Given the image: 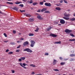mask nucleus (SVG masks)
Instances as JSON below:
<instances>
[{"label": "nucleus", "mask_w": 75, "mask_h": 75, "mask_svg": "<svg viewBox=\"0 0 75 75\" xmlns=\"http://www.w3.org/2000/svg\"><path fill=\"white\" fill-rule=\"evenodd\" d=\"M18 33V35H21V33Z\"/></svg>", "instance_id": "e2e57ef3"}, {"label": "nucleus", "mask_w": 75, "mask_h": 75, "mask_svg": "<svg viewBox=\"0 0 75 75\" xmlns=\"http://www.w3.org/2000/svg\"><path fill=\"white\" fill-rule=\"evenodd\" d=\"M69 41H75V39H70L69 40Z\"/></svg>", "instance_id": "412c9836"}, {"label": "nucleus", "mask_w": 75, "mask_h": 75, "mask_svg": "<svg viewBox=\"0 0 75 75\" xmlns=\"http://www.w3.org/2000/svg\"><path fill=\"white\" fill-rule=\"evenodd\" d=\"M14 34H15L16 33V31L15 30H13L12 32Z\"/></svg>", "instance_id": "bb28decb"}, {"label": "nucleus", "mask_w": 75, "mask_h": 75, "mask_svg": "<svg viewBox=\"0 0 75 75\" xmlns=\"http://www.w3.org/2000/svg\"><path fill=\"white\" fill-rule=\"evenodd\" d=\"M63 0V1H64V2L65 3H66V4H67V3H68V2H67V1H66V0Z\"/></svg>", "instance_id": "79ce46f5"}, {"label": "nucleus", "mask_w": 75, "mask_h": 75, "mask_svg": "<svg viewBox=\"0 0 75 75\" xmlns=\"http://www.w3.org/2000/svg\"><path fill=\"white\" fill-rule=\"evenodd\" d=\"M11 72H12V73H14V72H15V71H14V70H12Z\"/></svg>", "instance_id": "09e8293b"}, {"label": "nucleus", "mask_w": 75, "mask_h": 75, "mask_svg": "<svg viewBox=\"0 0 75 75\" xmlns=\"http://www.w3.org/2000/svg\"><path fill=\"white\" fill-rule=\"evenodd\" d=\"M29 36H34V34L32 33H29L28 34Z\"/></svg>", "instance_id": "b1692460"}, {"label": "nucleus", "mask_w": 75, "mask_h": 75, "mask_svg": "<svg viewBox=\"0 0 75 75\" xmlns=\"http://www.w3.org/2000/svg\"><path fill=\"white\" fill-rule=\"evenodd\" d=\"M61 42L59 41V42H55L54 43V44H61Z\"/></svg>", "instance_id": "2eb2a0df"}, {"label": "nucleus", "mask_w": 75, "mask_h": 75, "mask_svg": "<svg viewBox=\"0 0 75 75\" xmlns=\"http://www.w3.org/2000/svg\"><path fill=\"white\" fill-rule=\"evenodd\" d=\"M45 5L46 6H48V7H50L51 6V5L50 3H46L45 4Z\"/></svg>", "instance_id": "423d86ee"}, {"label": "nucleus", "mask_w": 75, "mask_h": 75, "mask_svg": "<svg viewBox=\"0 0 75 75\" xmlns=\"http://www.w3.org/2000/svg\"><path fill=\"white\" fill-rule=\"evenodd\" d=\"M56 10H60L61 8H60L59 7H56L55 8Z\"/></svg>", "instance_id": "f3484780"}, {"label": "nucleus", "mask_w": 75, "mask_h": 75, "mask_svg": "<svg viewBox=\"0 0 75 75\" xmlns=\"http://www.w3.org/2000/svg\"><path fill=\"white\" fill-rule=\"evenodd\" d=\"M28 21H30V22H32L33 21H34V19L30 18L28 19Z\"/></svg>", "instance_id": "9b49d317"}, {"label": "nucleus", "mask_w": 75, "mask_h": 75, "mask_svg": "<svg viewBox=\"0 0 75 75\" xmlns=\"http://www.w3.org/2000/svg\"><path fill=\"white\" fill-rule=\"evenodd\" d=\"M68 59H64V61H67Z\"/></svg>", "instance_id": "bf43d9fd"}, {"label": "nucleus", "mask_w": 75, "mask_h": 75, "mask_svg": "<svg viewBox=\"0 0 75 75\" xmlns=\"http://www.w3.org/2000/svg\"><path fill=\"white\" fill-rule=\"evenodd\" d=\"M71 11V10H70V9H69V10H68V11Z\"/></svg>", "instance_id": "338daca9"}, {"label": "nucleus", "mask_w": 75, "mask_h": 75, "mask_svg": "<svg viewBox=\"0 0 75 75\" xmlns=\"http://www.w3.org/2000/svg\"><path fill=\"white\" fill-rule=\"evenodd\" d=\"M21 58L22 60H23V61H24V60H25V57H21Z\"/></svg>", "instance_id": "6ab92c4d"}, {"label": "nucleus", "mask_w": 75, "mask_h": 75, "mask_svg": "<svg viewBox=\"0 0 75 75\" xmlns=\"http://www.w3.org/2000/svg\"><path fill=\"white\" fill-rule=\"evenodd\" d=\"M50 36H52L53 37H56L57 36V35H54L53 34L51 33L50 35Z\"/></svg>", "instance_id": "1a4fd4ad"}, {"label": "nucleus", "mask_w": 75, "mask_h": 75, "mask_svg": "<svg viewBox=\"0 0 75 75\" xmlns=\"http://www.w3.org/2000/svg\"><path fill=\"white\" fill-rule=\"evenodd\" d=\"M15 4H20V2L17 1L15 2Z\"/></svg>", "instance_id": "5701e85b"}, {"label": "nucleus", "mask_w": 75, "mask_h": 75, "mask_svg": "<svg viewBox=\"0 0 75 75\" xmlns=\"http://www.w3.org/2000/svg\"><path fill=\"white\" fill-rule=\"evenodd\" d=\"M20 47H21V45H19L18 47H17V48L18 49V48H20Z\"/></svg>", "instance_id": "49530a36"}, {"label": "nucleus", "mask_w": 75, "mask_h": 75, "mask_svg": "<svg viewBox=\"0 0 75 75\" xmlns=\"http://www.w3.org/2000/svg\"><path fill=\"white\" fill-rule=\"evenodd\" d=\"M64 32L66 33H68V34H70V33H71L72 32L71 30H69L68 29H66L65 30H64Z\"/></svg>", "instance_id": "20e7f679"}, {"label": "nucleus", "mask_w": 75, "mask_h": 75, "mask_svg": "<svg viewBox=\"0 0 75 75\" xmlns=\"http://www.w3.org/2000/svg\"><path fill=\"white\" fill-rule=\"evenodd\" d=\"M23 51H27L28 52H30V53L33 52V51L28 48L25 49L23 50Z\"/></svg>", "instance_id": "f03ea898"}, {"label": "nucleus", "mask_w": 75, "mask_h": 75, "mask_svg": "<svg viewBox=\"0 0 75 75\" xmlns=\"http://www.w3.org/2000/svg\"><path fill=\"white\" fill-rule=\"evenodd\" d=\"M64 64H65V62H61L60 63V65H64Z\"/></svg>", "instance_id": "4be33fe9"}, {"label": "nucleus", "mask_w": 75, "mask_h": 75, "mask_svg": "<svg viewBox=\"0 0 75 75\" xmlns=\"http://www.w3.org/2000/svg\"><path fill=\"white\" fill-rule=\"evenodd\" d=\"M33 3V1L32 0H30V1L29 2V3L31 4V3Z\"/></svg>", "instance_id": "37998d69"}, {"label": "nucleus", "mask_w": 75, "mask_h": 75, "mask_svg": "<svg viewBox=\"0 0 75 75\" xmlns=\"http://www.w3.org/2000/svg\"><path fill=\"white\" fill-rule=\"evenodd\" d=\"M13 9L16 11H18V8H17L16 7L13 8Z\"/></svg>", "instance_id": "c85d7f7f"}, {"label": "nucleus", "mask_w": 75, "mask_h": 75, "mask_svg": "<svg viewBox=\"0 0 75 75\" xmlns=\"http://www.w3.org/2000/svg\"><path fill=\"white\" fill-rule=\"evenodd\" d=\"M19 6L21 7H24V5L23 4H21L19 5Z\"/></svg>", "instance_id": "c756f323"}, {"label": "nucleus", "mask_w": 75, "mask_h": 75, "mask_svg": "<svg viewBox=\"0 0 75 75\" xmlns=\"http://www.w3.org/2000/svg\"><path fill=\"white\" fill-rule=\"evenodd\" d=\"M47 10V9L45 8H43L41 10V12H43V11H46Z\"/></svg>", "instance_id": "ddd939ff"}, {"label": "nucleus", "mask_w": 75, "mask_h": 75, "mask_svg": "<svg viewBox=\"0 0 75 75\" xmlns=\"http://www.w3.org/2000/svg\"><path fill=\"white\" fill-rule=\"evenodd\" d=\"M13 52H10L9 53H8V54L9 55V54H13Z\"/></svg>", "instance_id": "7c9ffc66"}, {"label": "nucleus", "mask_w": 75, "mask_h": 75, "mask_svg": "<svg viewBox=\"0 0 75 75\" xmlns=\"http://www.w3.org/2000/svg\"><path fill=\"white\" fill-rule=\"evenodd\" d=\"M54 71H59V70L57 69H54Z\"/></svg>", "instance_id": "ea45409f"}, {"label": "nucleus", "mask_w": 75, "mask_h": 75, "mask_svg": "<svg viewBox=\"0 0 75 75\" xmlns=\"http://www.w3.org/2000/svg\"><path fill=\"white\" fill-rule=\"evenodd\" d=\"M30 67H35V65H34L33 64H30Z\"/></svg>", "instance_id": "cd10ccee"}, {"label": "nucleus", "mask_w": 75, "mask_h": 75, "mask_svg": "<svg viewBox=\"0 0 75 75\" xmlns=\"http://www.w3.org/2000/svg\"><path fill=\"white\" fill-rule=\"evenodd\" d=\"M59 59H60V60H62V57H60Z\"/></svg>", "instance_id": "13d9d810"}, {"label": "nucleus", "mask_w": 75, "mask_h": 75, "mask_svg": "<svg viewBox=\"0 0 75 75\" xmlns=\"http://www.w3.org/2000/svg\"><path fill=\"white\" fill-rule=\"evenodd\" d=\"M20 11L21 12V13H22V12H25V10H20Z\"/></svg>", "instance_id": "4c0bfd02"}, {"label": "nucleus", "mask_w": 75, "mask_h": 75, "mask_svg": "<svg viewBox=\"0 0 75 75\" xmlns=\"http://www.w3.org/2000/svg\"><path fill=\"white\" fill-rule=\"evenodd\" d=\"M37 12L38 13H41V10H39L37 11Z\"/></svg>", "instance_id": "a18cd8bd"}, {"label": "nucleus", "mask_w": 75, "mask_h": 75, "mask_svg": "<svg viewBox=\"0 0 75 75\" xmlns=\"http://www.w3.org/2000/svg\"><path fill=\"white\" fill-rule=\"evenodd\" d=\"M45 55H48V53H46L45 54Z\"/></svg>", "instance_id": "3c124183"}, {"label": "nucleus", "mask_w": 75, "mask_h": 75, "mask_svg": "<svg viewBox=\"0 0 75 75\" xmlns=\"http://www.w3.org/2000/svg\"><path fill=\"white\" fill-rule=\"evenodd\" d=\"M39 30V28H37L35 30V31H36V32H37Z\"/></svg>", "instance_id": "2f4dec72"}, {"label": "nucleus", "mask_w": 75, "mask_h": 75, "mask_svg": "<svg viewBox=\"0 0 75 75\" xmlns=\"http://www.w3.org/2000/svg\"><path fill=\"white\" fill-rule=\"evenodd\" d=\"M39 20H43V18L41 17L40 15H38L37 16Z\"/></svg>", "instance_id": "6e6552de"}, {"label": "nucleus", "mask_w": 75, "mask_h": 75, "mask_svg": "<svg viewBox=\"0 0 75 75\" xmlns=\"http://www.w3.org/2000/svg\"><path fill=\"white\" fill-rule=\"evenodd\" d=\"M70 35H71L72 37H75V35L72 33H70Z\"/></svg>", "instance_id": "a878e982"}, {"label": "nucleus", "mask_w": 75, "mask_h": 75, "mask_svg": "<svg viewBox=\"0 0 75 75\" xmlns=\"http://www.w3.org/2000/svg\"><path fill=\"white\" fill-rule=\"evenodd\" d=\"M19 64H20V66H21V67H23V68H25V69H26V67H24V66H23V65L22 64V63H20Z\"/></svg>", "instance_id": "f8f14e48"}, {"label": "nucleus", "mask_w": 75, "mask_h": 75, "mask_svg": "<svg viewBox=\"0 0 75 75\" xmlns=\"http://www.w3.org/2000/svg\"><path fill=\"white\" fill-rule=\"evenodd\" d=\"M74 60H75L74 59H70L69 61H70L72 62L73 61H74Z\"/></svg>", "instance_id": "72a5a7b5"}, {"label": "nucleus", "mask_w": 75, "mask_h": 75, "mask_svg": "<svg viewBox=\"0 0 75 75\" xmlns=\"http://www.w3.org/2000/svg\"><path fill=\"white\" fill-rule=\"evenodd\" d=\"M21 59H19V61L20 62L21 61Z\"/></svg>", "instance_id": "052dcab7"}, {"label": "nucleus", "mask_w": 75, "mask_h": 75, "mask_svg": "<svg viewBox=\"0 0 75 75\" xmlns=\"http://www.w3.org/2000/svg\"><path fill=\"white\" fill-rule=\"evenodd\" d=\"M10 44L11 45H15V43L14 42H11L10 43Z\"/></svg>", "instance_id": "f704fd0d"}, {"label": "nucleus", "mask_w": 75, "mask_h": 75, "mask_svg": "<svg viewBox=\"0 0 75 75\" xmlns=\"http://www.w3.org/2000/svg\"><path fill=\"white\" fill-rule=\"evenodd\" d=\"M7 4H13V3L12 2H6Z\"/></svg>", "instance_id": "aec40b11"}, {"label": "nucleus", "mask_w": 75, "mask_h": 75, "mask_svg": "<svg viewBox=\"0 0 75 75\" xmlns=\"http://www.w3.org/2000/svg\"><path fill=\"white\" fill-rule=\"evenodd\" d=\"M22 65H23V66H24V67H25L26 65V64H25L23 63Z\"/></svg>", "instance_id": "c03bdc74"}, {"label": "nucleus", "mask_w": 75, "mask_h": 75, "mask_svg": "<svg viewBox=\"0 0 75 75\" xmlns=\"http://www.w3.org/2000/svg\"><path fill=\"white\" fill-rule=\"evenodd\" d=\"M57 6H59L60 5V4H59V5L57 4Z\"/></svg>", "instance_id": "774afa93"}, {"label": "nucleus", "mask_w": 75, "mask_h": 75, "mask_svg": "<svg viewBox=\"0 0 75 75\" xmlns=\"http://www.w3.org/2000/svg\"><path fill=\"white\" fill-rule=\"evenodd\" d=\"M30 42V47H33L34 46V44L35 43V42L34 41L32 40Z\"/></svg>", "instance_id": "7ed1b4c3"}, {"label": "nucleus", "mask_w": 75, "mask_h": 75, "mask_svg": "<svg viewBox=\"0 0 75 75\" xmlns=\"http://www.w3.org/2000/svg\"><path fill=\"white\" fill-rule=\"evenodd\" d=\"M8 51H9V50L8 49H7L6 51V52H8Z\"/></svg>", "instance_id": "8fccbe9b"}, {"label": "nucleus", "mask_w": 75, "mask_h": 75, "mask_svg": "<svg viewBox=\"0 0 75 75\" xmlns=\"http://www.w3.org/2000/svg\"><path fill=\"white\" fill-rule=\"evenodd\" d=\"M70 20H71V21H75V18H73L71 19Z\"/></svg>", "instance_id": "473e14b6"}, {"label": "nucleus", "mask_w": 75, "mask_h": 75, "mask_svg": "<svg viewBox=\"0 0 75 75\" xmlns=\"http://www.w3.org/2000/svg\"><path fill=\"white\" fill-rule=\"evenodd\" d=\"M45 13H50V12L48 11H45Z\"/></svg>", "instance_id": "e433bc0d"}, {"label": "nucleus", "mask_w": 75, "mask_h": 75, "mask_svg": "<svg viewBox=\"0 0 75 75\" xmlns=\"http://www.w3.org/2000/svg\"><path fill=\"white\" fill-rule=\"evenodd\" d=\"M26 17H31V15L28 14H26Z\"/></svg>", "instance_id": "a211bd4d"}, {"label": "nucleus", "mask_w": 75, "mask_h": 75, "mask_svg": "<svg viewBox=\"0 0 75 75\" xmlns=\"http://www.w3.org/2000/svg\"><path fill=\"white\" fill-rule=\"evenodd\" d=\"M35 74V73H34V72H32V74L33 75V74Z\"/></svg>", "instance_id": "680f3d73"}, {"label": "nucleus", "mask_w": 75, "mask_h": 75, "mask_svg": "<svg viewBox=\"0 0 75 75\" xmlns=\"http://www.w3.org/2000/svg\"><path fill=\"white\" fill-rule=\"evenodd\" d=\"M20 51V50H17L16 51V52H19Z\"/></svg>", "instance_id": "de8ad7c7"}, {"label": "nucleus", "mask_w": 75, "mask_h": 75, "mask_svg": "<svg viewBox=\"0 0 75 75\" xmlns=\"http://www.w3.org/2000/svg\"><path fill=\"white\" fill-rule=\"evenodd\" d=\"M60 23L61 24H65V21H64V20L61 19L60 20Z\"/></svg>", "instance_id": "39448f33"}, {"label": "nucleus", "mask_w": 75, "mask_h": 75, "mask_svg": "<svg viewBox=\"0 0 75 75\" xmlns=\"http://www.w3.org/2000/svg\"><path fill=\"white\" fill-rule=\"evenodd\" d=\"M28 44H29V43L28 42V41H26V42H25L23 43V45H24V46H25V45H28Z\"/></svg>", "instance_id": "0eeeda50"}, {"label": "nucleus", "mask_w": 75, "mask_h": 75, "mask_svg": "<svg viewBox=\"0 0 75 75\" xmlns=\"http://www.w3.org/2000/svg\"><path fill=\"white\" fill-rule=\"evenodd\" d=\"M54 23L55 24H58V23L57 22H54Z\"/></svg>", "instance_id": "864d4df0"}, {"label": "nucleus", "mask_w": 75, "mask_h": 75, "mask_svg": "<svg viewBox=\"0 0 75 75\" xmlns=\"http://www.w3.org/2000/svg\"><path fill=\"white\" fill-rule=\"evenodd\" d=\"M73 16H74V17H75V13L73 14Z\"/></svg>", "instance_id": "69168bd1"}, {"label": "nucleus", "mask_w": 75, "mask_h": 75, "mask_svg": "<svg viewBox=\"0 0 75 75\" xmlns=\"http://www.w3.org/2000/svg\"><path fill=\"white\" fill-rule=\"evenodd\" d=\"M27 3H30V1H27Z\"/></svg>", "instance_id": "0e129e2a"}, {"label": "nucleus", "mask_w": 75, "mask_h": 75, "mask_svg": "<svg viewBox=\"0 0 75 75\" xmlns=\"http://www.w3.org/2000/svg\"><path fill=\"white\" fill-rule=\"evenodd\" d=\"M4 36H5V37H7V35H6V34L5 33H4Z\"/></svg>", "instance_id": "58836bf2"}, {"label": "nucleus", "mask_w": 75, "mask_h": 75, "mask_svg": "<svg viewBox=\"0 0 75 75\" xmlns=\"http://www.w3.org/2000/svg\"><path fill=\"white\" fill-rule=\"evenodd\" d=\"M44 2H40V4L41 5H43V3Z\"/></svg>", "instance_id": "c9c22d12"}, {"label": "nucleus", "mask_w": 75, "mask_h": 75, "mask_svg": "<svg viewBox=\"0 0 75 75\" xmlns=\"http://www.w3.org/2000/svg\"><path fill=\"white\" fill-rule=\"evenodd\" d=\"M33 4L34 6H35V5H37V4H38V3L37 2H34Z\"/></svg>", "instance_id": "393cba45"}, {"label": "nucleus", "mask_w": 75, "mask_h": 75, "mask_svg": "<svg viewBox=\"0 0 75 75\" xmlns=\"http://www.w3.org/2000/svg\"><path fill=\"white\" fill-rule=\"evenodd\" d=\"M24 39L23 38H21V39L20 40V41H23V40H24Z\"/></svg>", "instance_id": "a19ab883"}, {"label": "nucleus", "mask_w": 75, "mask_h": 75, "mask_svg": "<svg viewBox=\"0 0 75 75\" xmlns=\"http://www.w3.org/2000/svg\"><path fill=\"white\" fill-rule=\"evenodd\" d=\"M49 27L50 28H49L47 29V31H49L50 30H51V29L52 28H51V26H50Z\"/></svg>", "instance_id": "dca6fc26"}, {"label": "nucleus", "mask_w": 75, "mask_h": 75, "mask_svg": "<svg viewBox=\"0 0 75 75\" xmlns=\"http://www.w3.org/2000/svg\"><path fill=\"white\" fill-rule=\"evenodd\" d=\"M63 2V1L62 0L60 1V3H62Z\"/></svg>", "instance_id": "603ef678"}, {"label": "nucleus", "mask_w": 75, "mask_h": 75, "mask_svg": "<svg viewBox=\"0 0 75 75\" xmlns=\"http://www.w3.org/2000/svg\"><path fill=\"white\" fill-rule=\"evenodd\" d=\"M64 17H63V18H64V19H65V20H68L69 19V17L70 16V14H67V13H64Z\"/></svg>", "instance_id": "f257e3e1"}, {"label": "nucleus", "mask_w": 75, "mask_h": 75, "mask_svg": "<svg viewBox=\"0 0 75 75\" xmlns=\"http://www.w3.org/2000/svg\"><path fill=\"white\" fill-rule=\"evenodd\" d=\"M8 40H6V41H4V42H8Z\"/></svg>", "instance_id": "4d7b16f0"}, {"label": "nucleus", "mask_w": 75, "mask_h": 75, "mask_svg": "<svg viewBox=\"0 0 75 75\" xmlns=\"http://www.w3.org/2000/svg\"><path fill=\"white\" fill-rule=\"evenodd\" d=\"M70 57H75V54H71L70 55Z\"/></svg>", "instance_id": "4468645a"}, {"label": "nucleus", "mask_w": 75, "mask_h": 75, "mask_svg": "<svg viewBox=\"0 0 75 75\" xmlns=\"http://www.w3.org/2000/svg\"><path fill=\"white\" fill-rule=\"evenodd\" d=\"M23 1H24V2H26L27 1V0H23Z\"/></svg>", "instance_id": "5fc2aeb1"}, {"label": "nucleus", "mask_w": 75, "mask_h": 75, "mask_svg": "<svg viewBox=\"0 0 75 75\" xmlns=\"http://www.w3.org/2000/svg\"><path fill=\"white\" fill-rule=\"evenodd\" d=\"M57 62H58V61L54 59L53 60V65H55L57 64Z\"/></svg>", "instance_id": "9d476101"}, {"label": "nucleus", "mask_w": 75, "mask_h": 75, "mask_svg": "<svg viewBox=\"0 0 75 75\" xmlns=\"http://www.w3.org/2000/svg\"><path fill=\"white\" fill-rule=\"evenodd\" d=\"M17 43H20V42H21V41H17Z\"/></svg>", "instance_id": "6e6d98bb"}]
</instances>
